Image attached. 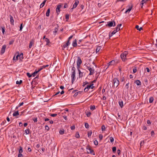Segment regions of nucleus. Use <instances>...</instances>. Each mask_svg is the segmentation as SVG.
Listing matches in <instances>:
<instances>
[{
	"label": "nucleus",
	"mask_w": 157,
	"mask_h": 157,
	"mask_svg": "<svg viewBox=\"0 0 157 157\" xmlns=\"http://www.w3.org/2000/svg\"><path fill=\"white\" fill-rule=\"evenodd\" d=\"M93 85L94 84L93 83H90V85H87L86 87L84 89V91L85 92H87L90 88L92 89H93L94 87V86H93Z\"/></svg>",
	"instance_id": "f257e3e1"
},
{
	"label": "nucleus",
	"mask_w": 157,
	"mask_h": 157,
	"mask_svg": "<svg viewBox=\"0 0 157 157\" xmlns=\"http://www.w3.org/2000/svg\"><path fill=\"white\" fill-rule=\"evenodd\" d=\"M113 87L116 86L117 88L119 84V81L117 78H114L113 79Z\"/></svg>",
	"instance_id": "f03ea898"
},
{
	"label": "nucleus",
	"mask_w": 157,
	"mask_h": 157,
	"mask_svg": "<svg viewBox=\"0 0 157 157\" xmlns=\"http://www.w3.org/2000/svg\"><path fill=\"white\" fill-rule=\"evenodd\" d=\"M86 149L89 150V151H87V154L90 153L93 155H95V153L94 151L91 148V147L90 146H88L86 147Z\"/></svg>",
	"instance_id": "7ed1b4c3"
},
{
	"label": "nucleus",
	"mask_w": 157,
	"mask_h": 157,
	"mask_svg": "<svg viewBox=\"0 0 157 157\" xmlns=\"http://www.w3.org/2000/svg\"><path fill=\"white\" fill-rule=\"evenodd\" d=\"M82 63V61L79 57H78L77 61V68L78 69L79 68L81 64Z\"/></svg>",
	"instance_id": "20e7f679"
},
{
	"label": "nucleus",
	"mask_w": 157,
	"mask_h": 157,
	"mask_svg": "<svg viewBox=\"0 0 157 157\" xmlns=\"http://www.w3.org/2000/svg\"><path fill=\"white\" fill-rule=\"evenodd\" d=\"M63 5L61 4H59L57 6L56 9V12L57 14V15H58L60 12V8Z\"/></svg>",
	"instance_id": "39448f33"
},
{
	"label": "nucleus",
	"mask_w": 157,
	"mask_h": 157,
	"mask_svg": "<svg viewBox=\"0 0 157 157\" xmlns=\"http://www.w3.org/2000/svg\"><path fill=\"white\" fill-rule=\"evenodd\" d=\"M75 72H72L71 75V78L72 79V83L73 84L75 80Z\"/></svg>",
	"instance_id": "423d86ee"
},
{
	"label": "nucleus",
	"mask_w": 157,
	"mask_h": 157,
	"mask_svg": "<svg viewBox=\"0 0 157 157\" xmlns=\"http://www.w3.org/2000/svg\"><path fill=\"white\" fill-rule=\"evenodd\" d=\"M79 74V78H82V77L83 76H84L85 74V73L83 71L81 72L80 70L79 69V68H78V69Z\"/></svg>",
	"instance_id": "0eeeda50"
},
{
	"label": "nucleus",
	"mask_w": 157,
	"mask_h": 157,
	"mask_svg": "<svg viewBox=\"0 0 157 157\" xmlns=\"http://www.w3.org/2000/svg\"><path fill=\"white\" fill-rule=\"evenodd\" d=\"M59 26L58 24H56V27L54 29V31H53V33L54 35H56V34L58 30Z\"/></svg>",
	"instance_id": "6e6552de"
},
{
	"label": "nucleus",
	"mask_w": 157,
	"mask_h": 157,
	"mask_svg": "<svg viewBox=\"0 0 157 157\" xmlns=\"http://www.w3.org/2000/svg\"><path fill=\"white\" fill-rule=\"evenodd\" d=\"M79 3V1L78 0H76L75 1V3L74 4L73 7L71 8V9L73 10L74 8H76L77 6V5H78Z\"/></svg>",
	"instance_id": "1a4fd4ad"
},
{
	"label": "nucleus",
	"mask_w": 157,
	"mask_h": 157,
	"mask_svg": "<svg viewBox=\"0 0 157 157\" xmlns=\"http://www.w3.org/2000/svg\"><path fill=\"white\" fill-rule=\"evenodd\" d=\"M107 24L106 25V26H108L109 27L112 26L113 25V21H109L107 22Z\"/></svg>",
	"instance_id": "9d476101"
},
{
	"label": "nucleus",
	"mask_w": 157,
	"mask_h": 157,
	"mask_svg": "<svg viewBox=\"0 0 157 157\" xmlns=\"http://www.w3.org/2000/svg\"><path fill=\"white\" fill-rule=\"evenodd\" d=\"M89 71H90V73L89 74V75H93L94 73V69L93 68H90Z\"/></svg>",
	"instance_id": "9b49d317"
},
{
	"label": "nucleus",
	"mask_w": 157,
	"mask_h": 157,
	"mask_svg": "<svg viewBox=\"0 0 157 157\" xmlns=\"http://www.w3.org/2000/svg\"><path fill=\"white\" fill-rule=\"evenodd\" d=\"M115 61L114 60H113L111 61L110 62L108 63V66L106 68V69L109 67V66L110 65H113L115 64Z\"/></svg>",
	"instance_id": "f8f14e48"
},
{
	"label": "nucleus",
	"mask_w": 157,
	"mask_h": 157,
	"mask_svg": "<svg viewBox=\"0 0 157 157\" xmlns=\"http://www.w3.org/2000/svg\"><path fill=\"white\" fill-rule=\"evenodd\" d=\"M6 48V45H4L2 46L1 51V52L2 54H3L5 52Z\"/></svg>",
	"instance_id": "ddd939ff"
},
{
	"label": "nucleus",
	"mask_w": 157,
	"mask_h": 157,
	"mask_svg": "<svg viewBox=\"0 0 157 157\" xmlns=\"http://www.w3.org/2000/svg\"><path fill=\"white\" fill-rule=\"evenodd\" d=\"M10 23L12 25H13L14 21L13 19V17H12V16L11 15H10Z\"/></svg>",
	"instance_id": "4468645a"
},
{
	"label": "nucleus",
	"mask_w": 157,
	"mask_h": 157,
	"mask_svg": "<svg viewBox=\"0 0 157 157\" xmlns=\"http://www.w3.org/2000/svg\"><path fill=\"white\" fill-rule=\"evenodd\" d=\"M121 57L123 61H125L126 59V57H125V56L123 53L121 54Z\"/></svg>",
	"instance_id": "2eb2a0df"
},
{
	"label": "nucleus",
	"mask_w": 157,
	"mask_h": 157,
	"mask_svg": "<svg viewBox=\"0 0 157 157\" xmlns=\"http://www.w3.org/2000/svg\"><path fill=\"white\" fill-rule=\"evenodd\" d=\"M129 6V8L128 10H127L125 12V13H127L128 12H130L133 6H132V5H131V6Z\"/></svg>",
	"instance_id": "dca6fc26"
},
{
	"label": "nucleus",
	"mask_w": 157,
	"mask_h": 157,
	"mask_svg": "<svg viewBox=\"0 0 157 157\" xmlns=\"http://www.w3.org/2000/svg\"><path fill=\"white\" fill-rule=\"evenodd\" d=\"M119 104L121 108L123 107V103L122 100H120L119 101Z\"/></svg>",
	"instance_id": "f3484780"
},
{
	"label": "nucleus",
	"mask_w": 157,
	"mask_h": 157,
	"mask_svg": "<svg viewBox=\"0 0 157 157\" xmlns=\"http://www.w3.org/2000/svg\"><path fill=\"white\" fill-rule=\"evenodd\" d=\"M72 45L74 47H75L77 46V40L75 39L73 42Z\"/></svg>",
	"instance_id": "a211bd4d"
},
{
	"label": "nucleus",
	"mask_w": 157,
	"mask_h": 157,
	"mask_svg": "<svg viewBox=\"0 0 157 157\" xmlns=\"http://www.w3.org/2000/svg\"><path fill=\"white\" fill-rule=\"evenodd\" d=\"M50 9L48 8L47 11V12L46 13V16L47 17H49L50 15Z\"/></svg>",
	"instance_id": "6ab92c4d"
},
{
	"label": "nucleus",
	"mask_w": 157,
	"mask_h": 157,
	"mask_svg": "<svg viewBox=\"0 0 157 157\" xmlns=\"http://www.w3.org/2000/svg\"><path fill=\"white\" fill-rule=\"evenodd\" d=\"M19 114V113L18 112V111L17 110L16 111L14 112L13 113V116H16Z\"/></svg>",
	"instance_id": "aec40b11"
},
{
	"label": "nucleus",
	"mask_w": 157,
	"mask_h": 157,
	"mask_svg": "<svg viewBox=\"0 0 157 157\" xmlns=\"http://www.w3.org/2000/svg\"><path fill=\"white\" fill-rule=\"evenodd\" d=\"M46 1V0H44L43 1V2L40 5V8H42L44 6Z\"/></svg>",
	"instance_id": "412c9836"
},
{
	"label": "nucleus",
	"mask_w": 157,
	"mask_h": 157,
	"mask_svg": "<svg viewBox=\"0 0 157 157\" xmlns=\"http://www.w3.org/2000/svg\"><path fill=\"white\" fill-rule=\"evenodd\" d=\"M136 84L138 86L141 85V82L139 80H137L135 82Z\"/></svg>",
	"instance_id": "4be33fe9"
},
{
	"label": "nucleus",
	"mask_w": 157,
	"mask_h": 157,
	"mask_svg": "<svg viewBox=\"0 0 157 157\" xmlns=\"http://www.w3.org/2000/svg\"><path fill=\"white\" fill-rule=\"evenodd\" d=\"M18 57H19V59L21 60L23 59V54L22 53H21L20 55H19Z\"/></svg>",
	"instance_id": "5701e85b"
},
{
	"label": "nucleus",
	"mask_w": 157,
	"mask_h": 157,
	"mask_svg": "<svg viewBox=\"0 0 157 157\" xmlns=\"http://www.w3.org/2000/svg\"><path fill=\"white\" fill-rule=\"evenodd\" d=\"M136 28L137 29V30H139V31H140L141 30H142L143 28L142 27L139 28V27L138 25H136Z\"/></svg>",
	"instance_id": "b1692460"
},
{
	"label": "nucleus",
	"mask_w": 157,
	"mask_h": 157,
	"mask_svg": "<svg viewBox=\"0 0 157 157\" xmlns=\"http://www.w3.org/2000/svg\"><path fill=\"white\" fill-rule=\"evenodd\" d=\"M68 46H69L68 44L67 43H66L63 46V50H64L65 48L67 47Z\"/></svg>",
	"instance_id": "393cba45"
},
{
	"label": "nucleus",
	"mask_w": 157,
	"mask_h": 157,
	"mask_svg": "<svg viewBox=\"0 0 157 157\" xmlns=\"http://www.w3.org/2000/svg\"><path fill=\"white\" fill-rule=\"evenodd\" d=\"M45 41L47 42L46 45H48L49 44V43H50V41L48 39L46 38L45 39Z\"/></svg>",
	"instance_id": "a878e982"
},
{
	"label": "nucleus",
	"mask_w": 157,
	"mask_h": 157,
	"mask_svg": "<svg viewBox=\"0 0 157 157\" xmlns=\"http://www.w3.org/2000/svg\"><path fill=\"white\" fill-rule=\"evenodd\" d=\"M101 49V47L100 46H98L97 47L96 49V52L97 53L98 52L100 49Z\"/></svg>",
	"instance_id": "bb28decb"
},
{
	"label": "nucleus",
	"mask_w": 157,
	"mask_h": 157,
	"mask_svg": "<svg viewBox=\"0 0 157 157\" xmlns=\"http://www.w3.org/2000/svg\"><path fill=\"white\" fill-rule=\"evenodd\" d=\"M154 100V98L153 97H151L149 98V102L151 103L153 102Z\"/></svg>",
	"instance_id": "cd10ccee"
},
{
	"label": "nucleus",
	"mask_w": 157,
	"mask_h": 157,
	"mask_svg": "<svg viewBox=\"0 0 157 157\" xmlns=\"http://www.w3.org/2000/svg\"><path fill=\"white\" fill-rule=\"evenodd\" d=\"M106 129L104 125H103L101 126V130L102 131H104Z\"/></svg>",
	"instance_id": "c85d7f7f"
},
{
	"label": "nucleus",
	"mask_w": 157,
	"mask_h": 157,
	"mask_svg": "<svg viewBox=\"0 0 157 157\" xmlns=\"http://www.w3.org/2000/svg\"><path fill=\"white\" fill-rule=\"evenodd\" d=\"M1 28L2 29V33H3V34H4V33L5 32V27L4 26V27H1Z\"/></svg>",
	"instance_id": "c756f323"
},
{
	"label": "nucleus",
	"mask_w": 157,
	"mask_h": 157,
	"mask_svg": "<svg viewBox=\"0 0 157 157\" xmlns=\"http://www.w3.org/2000/svg\"><path fill=\"white\" fill-rule=\"evenodd\" d=\"M116 147H113L112 148V151L113 153H115L116 151Z\"/></svg>",
	"instance_id": "7c9ffc66"
},
{
	"label": "nucleus",
	"mask_w": 157,
	"mask_h": 157,
	"mask_svg": "<svg viewBox=\"0 0 157 157\" xmlns=\"http://www.w3.org/2000/svg\"><path fill=\"white\" fill-rule=\"evenodd\" d=\"M69 15L68 14H66L65 15V18L67 21L69 18Z\"/></svg>",
	"instance_id": "2f4dec72"
},
{
	"label": "nucleus",
	"mask_w": 157,
	"mask_h": 157,
	"mask_svg": "<svg viewBox=\"0 0 157 157\" xmlns=\"http://www.w3.org/2000/svg\"><path fill=\"white\" fill-rule=\"evenodd\" d=\"M64 133V130L63 129L60 130L59 131V134L61 135H63Z\"/></svg>",
	"instance_id": "473e14b6"
},
{
	"label": "nucleus",
	"mask_w": 157,
	"mask_h": 157,
	"mask_svg": "<svg viewBox=\"0 0 157 157\" xmlns=\"http://www.w3.org/2000/svg\"><path fill=\"white\" fill-rule=\"evenodd\" d=\"M90 109L91 110H93L95 109V106L94 105H92L90 106Z\"/></svg>",
	"instance_id": "72a5a7b5"
},
{
	"label": "nucleus",
	"mask_w": 157,
	"mask_h": 157,
	"mask_svg": "<svg viewBox=\"0 0 157 157\" xmlns=\"http://www.w3.org/2000/svg\"><path fill=\"white\" fill-rule=\"evenodd\" d=\"M38 72H37V71L36 70L32 74V76L33 77H35V76L36 75V74Z\"/></svg>",
	"instance_id": "f704fd0d"
},
{
	"label": "nucleus",
	"mask_w": 157,
	"mask_h": 157,
	"mask_svg": "<svg viewBox=\"0 0 157 157\" xmlns=\"http://www.w3.org/2000/svg\"><path fill=\"white\" fill-rule=\"evenodd\" d=\"M33 44V41H30L29 44V48H31L32 47Z\"/></svg>",
	"instance_id": "c9c22d12"
},
{
	"label": "nucleus",
	"mask_w": 157,
	"mask_h": 157,
	"mask_svg": "<svg viewBox=\"0 0 157 157\" xmlns=\"http://www.w3.org/2000/svg\"><path fill=\"white\" fill-rule=\"evenodd\" d=\"M23 152V149L22 147L20 146V149L19 150V153H21Z\"/></svg>",
	"instance_id": "e433bc0d"
},
{
	"label": "nucleus",
	"mask_w": 157,
	"mask_h": 157,
	"mask_svg": "<svg viewBox=\"0 0 157 157\" xmlns=\"http://www.w3.org/2000/svg\"><path fill=\"white\" fill-rule=\"evenodd\" d=\"M19 56V54H18L15 58V56H14L13 59V60H17L18 59V57Z\"/></svg>",
	"instance_id": "4c0bfd02"
},
{
	"label": "nucleus",
	"mask_w": 157,
	"mask_h": 157,
	"mask_svg": "<svg viewBox=\"0 0 157 157\" xmlns=\"http://www.w3.org/2000/svg\"><path fill=\"white\" fill-rule=\"evenodd\" d=\"M75 137L77 138H78L80 137V136L78 132H77L75 134Z\"/></svg>",
	"instance_id": "58836bf2"
},
{
	"label": "nucleus",
	"mask_w": 157,
	"mask_h": 157,
	"mask_svg": "<svg viewBox=\"0 0 157 157\" xmlns=\"http://www.w3.org/2000/svg\"><path fill=\"white\" fill-rule=\"evenodd\" d=\"M89 83V82H88L86 81L84 82L83 83V84L82 85V86L83 87H84L86 85Z\"/></svg>",
	"instance_id": "ea45409f"
},
{
	"label": "nucleus",
	"mask_w": 157,
	"mask_h": 157,
	"mask_svg": "<svg viewBox=\"0 0 157 157\" xmlns=\"http://www.w3.org/2000/svg\"><path fill=\"white\" fill-rule=\"evenodd\" d=\"M29 131H30V130L29 129L25 130V133H26V134H29V133H30Z\"/></svg>",
	"instance_id": "a19ab883"
},
{
	"label": "nucleus",
	"mask_w": 157,
	"mask_h": 157,
	"mask_svg": "<svg viewBox=\"0 0 157 157\" xmlns=\"http://www.w3.org/2000/svg\"><path fill=\"white\" fill-rule=\"evenodd\" d=\"M92 132L91 131H90V132H88V137H90L91 134H92Z\"/></svg>",
	"instance_id": "79ce46f5"
},
{
	"label": "nucleus",
	"mask_w": 157,
	"mask_h": 157,
	"mask_svg": "<svg viewBox=\"0 0 157 157\" xmlns=\"http://www.w3.org/2000/svg\"><path fill=\"white\" fill-rule=\"evenodd\" d=\"M125 56V57H126V56L128 54V53L127 51H125L123 53H122Z\"/></svg>",
	"instance_id": "37998d69"
},
{
	"label": "nucleus",
	"mask_w": 157,
	"mask_h": 157,
	"mask_svg": "<svg viewBox=\"0 0 157 157\" xmlns=\"http://www.w3.org/2000/svg\"><path fill=\"white\" fill-rule=\"evenodd\" d=\"M85 127L86 128H89V125L88 123H85Z\"/></svg>",
	"instance_id": "c03bdc74"
},
{
	"label": "nucleus",
	"mask_w": 157,
	"mask_h": 157,
	"mask_svg": "<svg viewBox=\"0 0 157 157\" xmlns=\"http://www.w3.org/2000/svg\"><path fill=\"white\" fill-rule=\"evenodd\" d=\"M137 71V69L136 67H135L133 70V73H135Z\"/></svg>",
	"instance_id": "a18cd8bd"
},
{
	"label": "nucleus",
	"mask_w": 157,
	"mask_h": 157,
	"mask_svg": "<svg viewBox=\"0 0 157 157\" xmlns=\"http://www.w3.org/2000/svg\"><path fill=\"white\" fill-rule=\"evenodd\" d=\"M23 29V24L21 23L20 25L19 31H21Z\"/></svg>",
	"instance_id": "49530a36"
},
{
	"label": "nucleus",
	"mask_w": 157,
	"mask_h": 157,
	"mask_svg": "<svg viewBox=\"0 0 157 157\" xmlns=\"http://www.w3.org/2000/svg\"><path fill=\"white\" fill-rule=\"evenodd\" d=\"M94 143L95 145H97L98 144V141L97 140L94 141Z\"/></svg>",
	"instance_id": "de8ad7c7"
},
{
	"label": "nucleus",
	"mask_w": 157,
	"mask_h": 157,
	"mask_svg": "<svg viewBox=\"0 0 157 157\" xmlns=\"http://www.w3.org/2000/svg\"><path fill=\"white\" fill-rule=\"evenodd\" d=\"M27 75L29 78H30L32 76V74L31 75L29 73H27Z\"/></svg>",
	"instance_id": "09e8293b"
},
{
	"label": "nucleus",
	"mask_w": 157,
	"mask_h": 157,
	"mask_svg": "<svg viewBox=\"0 0 157 157\" xmlns=\"http://www.w3.org/2000/svg\"><path fill=\"white\" fill-rule=\"evenodd\" d=\"M110 142H111V143H112L114 141V139L112 137H110Z\"/></svg>",
	"instance_id": "8fccbe9b"
},
{
	"label": "nucleus",
	"mask_w": 157,
	"mask_h": 157,
	"mask_svg": "<svg viewBox=\"0 0 157 157\" xmlns=\"http://www.w3.org/2000/svg\"><path fill=\"white\" fill-rule=\"evenodd\" d=\"M144 144V140H142L140 142V145L141 146L143 145Z\"/></svg>",
	"instance_id": "3c124183"
},
{
	"label": "nucleus",
	"mask_w": 157,
	"mask_h": 157,
	"mask_svg": "<svg viewBox=\"0 0 157 157\" xmlns=\"http://www.w3.org/2000/svg\"><path fill=\"white\" fill-rule=\"evenodd\" d=\"M14 42V40H11V41H10L9 42V44L11 45Z\"/></svg>",
	"instance_id": "603ef678"
},
{
	"label": "nucleus",
	"mask_w": 157,
	"mask_h": 157,
	"mask_svg": "<svg viewBox=\"0 0 157 157\" xmlns=\"http://www.w3.org/2000/svg\"><path fill=\"white\" fill-rule=\"evenodd\" d=\"M148 0H142V2L141 3V4L143 5L144 3H146L147 1Z\"/></svg>",
	"instance_id": "864d4df0"
},
{
	"label": "nucleus",
	"mask_w": 157,
	"mask_h": 157,
	"mask_svg": "<svg viewBox=\"0 0 157 157\" xmlns=\"http://www.w3.org/2000/svg\"><path fill=\"white\" fill-rule=\"evenodd\" d=\"M75 67L74 66H73L72 68V72H75Z\"/></svg>",
	"instance_id": "5fc2aeb1"
},
{
	"label": "nucleus",
	"mask_w": 157,
	"mask_h": 157,
	"mask_svg": "<svg viewBox=\"0 0 157 157\" xmlns=\"http://www.w3.org/2000/svg\"><path fill=\"white\" fill-rule=\"evenodd\" d=\"M99 137L100 140H102V138H103L102 135L101 134H100L99 135Z\"/></svg>",
	"instance_id": "6e6d98bb"
},
{
	"label": "nucleus",
	"mask_w": 157,
	"mask_h": 157,
	"mask_svg": "<svg viewBox=\"0 0 157 157\" xmlns=\"http://www.w3.org/2000/svg\"><path fill=\"white\" fill-rule=\"evenodd\" d=\"M57 115L56 114H52L50 115V116L52 117H55Z\"/></svg>",
	"instance_id": "4d7b16f0"
},
{
	"label": "nucleus",
	"mask_w": 157,
	"mask_h": 157,
	"mask_svg": "<svg viewBox=\"0 0 157 157\" xmlns=\"http://www.w3.org/2000/svg\"><path fill=\"white\" fill-rule=\"evenodd\" d=\"M68 6V5L66 3L64 4V8H66Z\"/></svg>",
	"instance_id": "13d9d810"
},
{
	"label": "nucleus",
	"mask_w": 157,
	"mask_h": 157,
	"mask_svg": "<svg viewBox=\"0 0 157 157\" xmlns=\"http://www.w3.org/2000/svg\"><path fill=\"white\" fill-rule=\"evenodd\" d=\"M118 27H119L117 26L116 28V29L115 30H116V31L117 32L118 31H119L120 30V28H119Z\"/></svg>",
	"instance_id": "bf43d9fd"
},
{
	"label": "nucleus",
	"mask_w": 157,
	"mask_h": 157,
	"mask_svg": "<svg viewBox=\"0 0 157 157\" xmlns=\"http://www.w3.org/2000/svg\"><path fill=\"white\" fill-rule=\"evenodd\" d=\"M48 66H49V65H43L42 66V67L43 69V68H46V67H47Z\"/></svg>",
	"instance_id": "052dcab7"
},
{
	"label": "nucleus",
	"mask_w": 157,
	"mask_h": 157,
	"mask_svg": "<svg viewBox=\"0 0 157 157\" xmlns=\"http://www.w3.org/2000/svg\"><path fill=\"white\" fill-rule=\"evenodd\" d=\"M45 129L47 130L48 131L49 130V128L48 126V125H46L45 126Z\"/></svg>",
	"instance_id": "680f3d73"
},
{
	"label": "nucleus",
	"mask_w": 157,
	"mask_h": 157,
	"mask_svg": "<svg viewBox=\"0 0 157 157\" xmlns=\"http://www.w3.org/2000/svg\"><path fill=\"white\" fill-rule=\"evenodd\" d=\"M144 81L145 84L147 85V78H145L144 80Z\"/></svg>",
	"instance_id": "e2e57ef3"
},
{
	"label": "nucleus",
	"mask_w": 157,
	"mask_h": 157,
	"mask_svg": "<svg viewBox=\"0 0 157 157\" xmlns=\"http://www.w3.org/2000/svg\"><path fill=\"white\" fill-rule=\"evenodd\" d=\"M151 136H154V132L153 131H152L151 132Z\"/></svg>",
	"instance_id": "0e129e2a"
},
{
	"label": "nucleus",
	"mask_w": 157,
	"mask_h": 157,
	"mask_svg": "<svg viewBox=\"0 0 157 157\" xmlns=\"http://www.w3.org/2000/svg\"><path fill=\"white\" fill-rule=\"evenodd\" d=\"M128 84H129V83H128L127 84H126L125 85V87L127 89V90H128V87H129Z\"/></svg>",
	"instance_id": "69168bd1"
},
{
	"label": "nucleus",
	"mask_w": 157,
	"mask_h": 157,
	"mask_svg": "<svg viewBox=\"0 0 157 157\" xmlns=\"http://www.w3.org/2000/svg\"><path fill=\"white\" fill-rule=\"evenodd\" d=\"M117 153L118 155H120L121 154V150L119 149H118L117 150Z\"/></svg>",
	"instance_id": "338daca9"
},
{
	"label": "nucleus",
	"mask_w": 157,
	"mask_h": 157,
	"mask_svg": "<svg viewBox=\"0 0 157 157\" xmlns=\"http://www.w3.org/2000/svg\"><path fill=\"white\" fill-rule=\"evenodd\" d=\"M18 157H23V155L21 153H19L18 155Z\"/></svg>",
	"instance_id": "774afa93"
}]
</instances>
